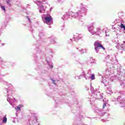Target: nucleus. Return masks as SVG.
I'll use <instances>...</instances> for the list:
<instances>
[{"label": "nucleus", "mask_w": 125, "mask_h": 125, "mask_svg": "<svg viewBox=\"0 0 125 125\" xmlns=\"http://www.w3.org/2000/svg\"><path fill=\"white\" fill-rule=\"evenodd\" d=\"M0 82L2 83H3L4 84H5L7 85V86H8V88H5L3 90L4 93L6 95V96H7V101L12 106H13V103L15 102V98L14 99H11L10 98V96H12V90L10 89V88H12L13 87V86H12V84L11 83H8L7 82L2 80V79H0Z\"/></svg>", "instance_id": "1"}, {"label": "nucleus", "mask_w": 125, "mask_h": 125, "mask_svg": "<svg viewBox=\"0 0 125 125\" xmlns=\"http://www.w3.org/2000/svg\"><path fill=\"white\" fill-rule=\"evenodd\" d=\"M30 119L28 120L29 124L30 125H35L36 123H38V118L36 116V113L33 111L30 112Z\"/></svg>", "instance_id": "2"}, {"label": "nucleus", "mask_w": 125, "mask_h": 125, "mask_svg": "<svg viewBox=\"0 0 125 125\" xmlns=\"http://www.w3.org/2000/svg\"><path fill=\"white\" fill-rule=\"evenodd\" d=\"M95 112L101 116V117H104V118H108V117H109V114L108 113L104 112L102 109L98 107L96 108Z\"/></svg>", "instance_id": "3"}, {"label": "nucleus", "mask_w": 125, "mask_h": 125, "mask_svg": "<svg viewBox=\"0 0 125 125\" xmlns=\"http://www.w3.org/2000/svg\"><path fill=\"white\" fill-rule=\"evenodd\" d=\"M94 45L95 46V50H96V51H98V50H99V49H101V48H102L103 50H105V48L104 47L102 44L98 41L95 42Z\"/></svg>", "instance_id": "4"}, {"label": "nucleus", "mask_w": 125, "mask_h": 125, "mask_svg": "<svg viewBox=\"0 0 125 125\" xmlns=\"http://www.w3.org/2000/svg\"><path fill=\"white\" fill-rule=\"evenodd\" d=\"M103 93H101L100 91H98V90L96 89L95 92H94V94L92 95L95 99H101L103 98V95H102Z\"/></svg>", "instance_id": "5"}, {"label": "nucleus", "mask_w": 125, "mask_h": 125, "mask_svg": "<svg viewBox=\"0 0 125 125\" xmlns=\"http://www.w3.org/2000/svg\"><path fill=\"white\" fill-rule=\"evenodd\" d=\"M101 82V83H104V86H107V85L109 84V80L108 79H103Z\"/></svg>", "instance_id": "6"}, {"label": "nucleus", "mask_w": 125, "mask_h": 125, "mask_svg": "<svg viewBox=\"0 0 125 125\" xmlns=\"http://www.w3.org/2000/svg\"><path fill=\"white\" fill-rule=\"evenodd\" d=\"M46 94L48 96H49L50 97H51L52 96V90L50 89H46Z\"/></svg>", "instance_id": "7"}, {"label": "nucleus", "mask_w": 125, "mask_h": 125, "mask_svg": "<svg viewBox=\"0 0 125 125\" xmlns=\"http://www.w3.org/2000/svg\"><path fill=\"white\" fill-rule=\"evenodd\" d=\"M45 21H46V24L49 23L51 21H52V17L49 16V17H46L45 18Z\"/></svg>", "instance_id": "8"}, {"label": "nucleus", "mask_w": 125, "mask_h": 125, "mask_svg": "<svg viewBox=\"0 0 125 125\" xmlns=\"http://www.w3.org/2000/svg\"><path fill=\"white\" fill-rule=\"evenodd\" d=\"M61 102L59 100V98H57L56 99H55V104L56 105V107H57L58 106H59V104H60Z\"/></svg>", "instance_id": "9"}, {"label": "nucleus", "mask_w": 125, "mask_h": 125, "mask_svg": "<svg viewBox=\"0 0 125 125\" xmlns=\"http://www.w3.org/2000/svg\"><path fill=\"white\" fill-rule=\"evenodd\" d=\"M21 108H22V105L21 104H20L16 107H15V109L17 112H18L19 111H21Z\"/></svg>", "instance_id": "10"}, {"label": "nucleus", "mask_w": 125, "mask_h": 125, "mask_svg": "<svg viewBox=\"0 0 125 125\" xmlns=\"http://www.w3.org/2000/svg\"><path fill=\"white\" fill-rule=\"evenodd\" d=\"M2 123L3 124H6V123H7V118H6V115H5L2 118Z\"/></svg>", "instance_id": "11"}, {"label": "nucleus", "mask_w": 125, "mask_h": 125, "mask_svg": "<svg viewBox=\"0 0 125 125\" xmlns=\"http://www.w3.org/2000/svg\"><path fill=\"white\" fill-rule=\"evenodd\" d=\"M120 84L122 86H125V79H121L120 80Z\"/></svg>", "instance_id": "12"}, {"label": "nucleus", "mask_w": 125, "mask_h": 125, "mask_svg": "<svg viewBox=\"0 0 125 125\" xmlns=\"http://www.w3.org/2000/svg\"><path fill=\"white\" fill-rule=\"evenodd\" d=\"M50 80L53 83H54V84H55V85H56V84H57V83H58V82H59V80H54L53 79H51Z\"/></svg>", "instance_id": "13"}, {"label": "nucleus", "mask_w": 125, "mask_h": 125, "mask_svg": "<svg viewBox=\"0 0 125 125\" xmlns=\"http://www.w3.org/2000/svg\"><path fill=\"white\" fill-rule=\"evenodd\" d=\"M103 101L104 102V104L103 105V109H104L105 107H106V105L107 104V103H108V101L103 100Z\"/></svg>", "instance_id": "14"}, {"label": "nucleus", "mask_w": 125, "mask_h": 125, "mask_svg": "<svg viewBox=\"0 0 125 125\" xmlns=\"http://www.w3.org/2000/svg\"><path fill=\"white\" fill-rule=\"evenodd\" d=\"M73 125H87L86 124H82L81 123H80V122H74Z\"/></svg>", "instance_id": "15"}, {"label": "nucleus", "mask_w": 125, "mask_h": 125, "mask_svg": "<svg viewBox=\"0 0 125 125\" xmlns=\"http://www.w3.org/2000/svg\"><path fill=\"white\" fill-rule=\"evenodd\" d=\"M90 91H91V93L93 95L94 94V92H95V91H96V90H94V89L93 88V87L91 86Z\"/></svg>", "instance_id": "16"}, {"label": "nucleus", "mask_w": 125, "mask_h": 125, "mask_svg": "<svg viewBox=\"0 0 125 125\" xmlns=\"http://www.w3.org/2000/svg\"><path fill=\"white\" fill-rule=\"evenodd\" d=\"M93 25H92L89 27V30L91 31V33H92L93 32Z\"/></svg>", "instance_id": "17"}, {"label": "nucleus", "mask_w": 125, "mask_h": 125, "mask_svg": "<svg viewBox=\"0 0 125 125\" xmlns=\"http://www.w3.org/2000/svg\"><path fill=\"white\" fill-rule=\"evenodd\" d=\"M120 28L121 29H124L125 30V25H124V24L121 23V24H120Z\"/></svg>", "instance_id": "18"}, {"label": "nucleus", "mask_w": 125, "mask_h": 125, "mask_svg": "<svg viewBox=\"0 0 125 125\" xmlns=\"http://www.w3.org/2000/svg\"><path fill=\"white\" fill-rule=\"evenodd\" d=\"M107 90H108V91H107V93H108L109 94H112L113 92L112 91V90L111 89H108Z\"/></svg>", "instance_id": "19"}, {"label": "nucleus", "mask_w": 125, "mask_h": 125, "mask_svg": "<svg viewBox=\"0 0 125 125\" xmlns=\"http://www.w3.org/2000/svg\"><path fill=\"white\" fill-rule=\"evenodd\" d=\"M98 32H100V28H97L96 30L94 32V34H96Z\"/></svg>", "instance_id": "20"}, {"label": "nucleus", "mask_w": 125, "mask_h": 125, "mask_svg": "<svg viewBox=\"0 0 125 125\" xmlns=\"http://www.w3.org/2000/svg\"><path fill=\"white\" fill-rule=\"evenodd\" d=\"M79 117L80 119H83V115H82V113L79 114Z\"/></svg>", "instance_id": "21"}, {"label": "nucleus", "mask_w": 125, "mask_h": 125, "mask_svg": "<svg viewBox=\"0 0 125 125\" xmlns=\"http://www.w3.org/2000/svg\"><path fill=\"white\" fill-rule=\"evenodd\" d=\"M1 8L4 10V11H5V7L4 6H1Z\"/></svg>", "instance_id": "22"}, {"label": "nucleus", "mask_w": 125, "mask_h": 125, "mask_svg": "<svg viewBox=\"0 0 125 125\" xmlns=\"http://www.w3.org/2000/svg\"><path fill=\"white\" fill-rule=\"evenodd\" d=\"M7 3L10 5V6H11V4L10 3V0L7 1Z\"/></svg>", "instance_id": "23"}, {"label": "nucleus", "mask_w": 125, "mask_h": 125, "mask_svg": "<svg viewBox=\"0 0 125 125\" xmlns=\"http://www.w3.org/2000/svg\"><path fill=\"white\" fill-rule=\"evenodd\" d=\"M95 77V75H94V74H92L91 79H94Z\"/></svg>", "instance_id": "24"}, {"label": "nucleus", "mask_w": 125, "mask_h": 125, "mask_svg": "<svg viewBox=\"0 0 125 125\" xmlns=\"http://www.w3.org/2000/svg\"><path fill=\"white\" fill-rule=\"evenodd\" d=\"M90 101L91 102V101H93V100H92V98H90Z\"/></svg>", "instance_id": "25"}, {"label": "nucleus", "mask_w": 125, "mask_h": 125, "mask_svg": "<svg viewBox=\"0 0 125 125\" xmlns=\"http://www.w3.org/2000/svg\"><path fill=\"white\" fill-rule=\"evenodd\" d=\"M13 123H14V124H15L16 122H15V120H14L13 121Z\"/></svg>", "instance_id": "26"}, {"label": "nucleus", "mask_w": 125, "mask_h": 125, "mask_svg": "<svg viewBox=\"0 0 125 125\" xmlns=\"http://www.w3.org/2000/svg\"><path fill=\"white\" fill-rule=\"evenodd\" d=\"M50 67H51V68H53V66L51 65Z\"/></svg>", "instance_id": "27"}, {"label": "nucleus", "mask_w": 125, "mask_h": 125, "mask_svg": "<svg viewBox=\"0 0 125 125\" xmlns=\"http://www.w3.org/2000/svg\"><path fill=\"white\" fill-rule=\"evenodd\" d=\"M113 101H116V98L114 99V100H113Z\"/></svg>", "instance_id": "28"}, {"label": "nucleus", "mask_w": 125, "mask_h": 125, "mask_svg": "<svg viewBox=\"0 0 125 125\" xmlns=\"http://www.w3.org/2000/svg\"><path fill=\"white\" fill-rule=\"evenodd\" d=\"M91 80H94V79H91Z\"/></svg>", "instance_id": "29"}, {"label": "nucleus", "mask_w": 125, "mask_h": 125, "mask_svg": "<svg viewBox=\"0 0 125 125\" xmlns=\"http://www.w3.org/2000/svg\"><path fill=\"white\" fill-rule=\"evenodd\" d=\"M16 116H17V113H16Z\"/></svg>", "instance_id": "30"}, {"label": "nucleus", "mask_w": 125, "mask_h": 125, "mask_svg": "<svg viewBox=\"0 0 125 125\" xmlns=\"http://www.w3.org/2000/svg\"><path fill=\"white\" fill-rule=\"evenodd\" d=\"M14 119H16V118H14Z\"/></svg>", "instance_id": "31"}]
</instances>
